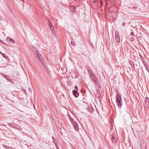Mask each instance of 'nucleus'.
<instances>
[{
  "label": "nucleus",
  "instance_id": "obj_3",
  "mask_svg": "<svg viewBox=\"0 0 149 149\" xmlns=\"http://www.w3.org/2000/svg\"><path fill=\"white\" fill-rule=\"evenodd\" d=\"M36 55L37 56L38 59L42 63L44 67L46 68L47 67L45 65V61H44V59L42 55L39 53Z\"/></svg>",
  "mask_w": 149,
  "mask_h": 149
},
{
  "label": "nucleus",
  "instance_id": "obj_10",
  "mask_svg": "<svg viewBox=\"0 0 149 149\" xmlns=\"http://www.w3.org/2000/svg\"><path fill=\"white\" fill-rule=\"evenodd\" d=\"M88 110L90 112H92L94 111V109L93 107H89L88 109Z\"/></svg>",
  "mask_w": 149,
  "mask_h": 149
},
{
  "label": "nucleus",
  "instance_id": "obj_9",
  "mask_svg": "<svg viewBox=\"0 0 149 149\" xmlns=\"http://www.w3.org/2000/svg\"><path fill=\"white\" fill-rule=\"evenodd\" d=\"M49 26L51 30L52 29L51 27H52V30H54L53 27V25L51 22L49 21Z\"/></svg>",
  "mask_w": 149,
  "mask_h": 149
},
{
  "label": "nucleus",
  "instance_id": "obj_8",
  "mask_svg": "<svg viewBox=\"0 0 149 149\" xmlns=\"http://www.w3.org/2000/svg\"><path fill=\"white\" fill-rule=\"evenodd\" d=\"M143 64L145 66V67L146 68V69H147V70L148 71V72H149V66L148 65H147V64L146 63V62H143Z\"/></svg>",
  "mask_w": 149,
  "mask_h": 149
},
{
  "label": "nucleus",
  "instance_id": "obj_1",
  "mask_svg": "<svg viewBox=\"0 0 149 149\" xmlns=\"http://www.w3.org/2000/svg\"><path fill=\"white\" fill-rule=\"evenodd\" d=\"M88 72L92 79L94 82V83H96L97 82V79L96 78L94 74L92 71L90 70H88Z\"/></svg>",
  "mask_w": 149,
  "mask_h": 149
},
{
  "label": "nucleus",
  "instance_id": "obj_11",
  "mask_svg": "<svg viewBox=\"0 0 149 149\" xmlns=\"http://www.w3.org/2000/svg\"><path fill=\"white\" fill-rule=\"evenodd\" d=\"M4 77L7 80L10 81V79L9 78V77L7 75H4Z\"/></svg>",
  "mask_w": 149,
  "mask_h": 149
},
{
  "label": "nucleus",
  "instance_id": "obj_14",
  "mask_svg": "<svg viewBox=\"0 0 149 149\" xmlns=\"http://www.w3.org/2000/svg\"><path fill=\"white\" fill-rule=\"evenodd\" d=\"M70 9L73 12L75 11L74 7L73 6H72L70 8Z\"/></svg>",
  "mask_w": 149,
  "mask_h": 149
},
{
  "label": "nucleus",
  "instance_id": "obj_7",
  "mask_svg": "<svg viewBox=\"0 0 149 149\" xmlns=\"http://www.w3.org/2000/svg\"><path fill=\"white\" fill-rule=\"evenodd\" d=\"M145 102L147 106L149 107V99L148 97L146 98Z\"/></svg>",
  "mask_w": 149,
  "mask_h": 149
},
{
  "label": "nucleus",
  "instance_id": "obj_13",
  "mask_svg": "<svg viewBox=\"0 0 149 149\" xmlns=\"http://www.w3.org/2000/svg\"><path fill=\"white\" fill-rule=\"evenodd\" d=\"M111 140L113 142H116V139L113 136L112 138H111Z\"/></svg>",
  "mask_w": 149,
  "mask_h": 149
},
{
  "label": "nucleus",
  "instance_id": "obj_15",
  "mask_svg": "<svg viewBox=\"0 0 149 149\" xmlns=\"http://www.w3.org/2000/svg\"><path fill=\"white\" fill-rule=\"evenodd\" d=\"M130 64L131 65V67L132 68H134V63L132 62L130 63Z\"/></svg>",
  "mask_w": 149,
  "mask_h": 149
},
{
  "label": "nucleus",
  "instance_id": "obj_12",
  "mask_svg": "<svg viewBox=\"0 0 149 149\" xmlns=\"http://www.w3.org/2000/svg\"><path fill=\"white\" fill-rule=\"evenodd\" d=\"M70 122L72 123V124H75V122L74 121L73 119L72 118H70Z\"/></svg>",
  "mask_w": 149,
  "mask_h": 149
},
{
  "label": "nucleus",
  "instance_id": "obj_6",
  "mask_svg": "<svg viewBox=\"0 0 149 149\" xmlns=\"http://www.w3.org/2000/svg\"><path fill=\"white\" fill-rule=\"evenodd\" d=\"M118 36V33H116L115 38L116 41L119 42L120 41V39Z\"/></svg>",
  "mask_w": 149,
  "mask_h": 149
},
{
  "label": "nucleus",
  "instance_id": "obj_18",
  "mask_svg": "<svg viewBox=\"0 0 149 149\" xmlns=\"http://www.w3.org/2000/svg\"><path fill=\"white\" fill-rule=\"evenodd\" d=\"M71 44L72 45L74 46L75 45V43L74 41H72L71 42Z\"/></svg>",
  "mask_w": 149,
  "mask_h": 149
},
{
  "label": "nucleus",
  "instance_id": "obj_21",
  "mask_svg": "<svg viewBox=\"0 0 149 149\" xmlns=\"http://www.w3.org/2000/svg\"><path fill=\"white\" fill-rule=\"evenodd\" d=\"M9 39L11 42H15V41L13 39H11V38H10Z\"/></svg>",
  "mask_w": 149,
  "mask_h": 149
},
{
  "label": "nucleus",
  "instance_id": "obj_16",
  "mask_svg": "<svg viewBox=\"0 0 149 149\" xmlns=\"http://www.w3.org/2000/svg\"><path fill=\"white\" fill-rule=\"evenodd\" d=\"M74 127L76 130H77V126H78L77 123L75 122V124H74Z\"/></svg>",
  "mask_w": 149,
  "mask_h": 149
},
{
  "label": "nucleus",
  "instance_id": "obj_19",
  "mask_svg": "<svg viewBox=\"0 0 149 149\" xmlns=\"http://www.w3.org/2000/svg\"><path fill=\"white\" fill-rule=\"evenodd\" d=\"M1 54L2 56L4 58H6V56L4 54L2 53L1 52Z\"/></svg>",
  "mask_w": 149,
  "mask_h": 149
},
{
  "label": "nucleus",
  "instance_id": "obj_2",
  "mask_svg": "<svg viewBox=\"0 0 149 149\" xmlns=\"http://www.w3.org/2000/svg\"><path fill=\"white\" fill-rule=\"evenodd\" d=\"M116 102L119 108H121L122 105V100L120 95L119 94L117 95Z\"/></svg>",
  "mask_w": 149,
  "mask_h": 149
},
{
  "label": "nucleus",
  "instance_id": "obj_23",
  "mask_svg": "<svg viewBox=\"0 0 149 149\" xmlns=\"http://www.w3.org/2000/svg\"><path fill=\"white\" fill-rule=\"evenodd\" d=\"M51 29H52L51 30L52 31V33H53V31H52L53 30H52V27H51Z\"/></svg>",
  "mask_w": 149,
  "mask_h": 149
},
{
  "label": "nucleus",
  "instance_id": "obj_20",
  "mask_svg": "<svg viewBox=\"0 0 149 149\" xmlns=\"http://www.w3.org/2000/svg\"><path fill=\"white\" fill-rule=\"evenodd\" d=\"M74 88L75 89V90H76V91L78 90V88L77 86H74Z\"/></svg>",
  "mask_w": 149,
  "mask_h": 149
},
{
  "label": "nucleus",
  "instance_id": "obj_5",
  "mask_svg": "<svg viewBox=\"0 0 149 149\" xmlns=\"http://www.w3.org/2000/svg\"><path fill=\"white\" fill-rule=\"evenodd\" d=\"M72 92L73 95L76 97H77L79 95V93L76 90H73Z\"/></svg>",
  "mask_w": 149,
  "mask_h": 149
},
{
  "label": "nucleus",
  "instance_id": "obj_17",
  "mask_svg": "<svg viewBox=\"0 0 149 149\" xmlns=\"http://www.w3.org/2000/svg\"><path fill=\"white\" fill-rule=\"evenodd\" d=\"M6 148L7 149H15L14 148L9 146H6Z\"/></svg>",
  "mask_w": 149,
  "mask_h": 149
},
{
  "label": "nucleus",
  "instance_id": "obj_4",
  "mask_svg": "<svg viewBox=\"0 0 149 149\" xmlns=\"http://www.w3.org/2000/svg\"><path fill=\"white\" fill-rule=\"evenodd\" d=\"M31 48L36 55H37L39 53L37 51V49L35 47L32 46Z\"/></svg>",
  "mask_w": 149,
  "mask_h": 149
},
{
  "label": "nucleus",
  "instance_id": "obj_22",
  "mask_svg": "<svg viewBox=\"0 0 149 149\" xmlns=\"http://www.w3.org/2000/svg\"><path fill=\"white\" fill-rule=\"evenodd\" d=\"M100 0V3H101V4H102V0Z\"/></svg>",
  "mask_w": 149,
  "mask_h": 149
}]
</instances>
